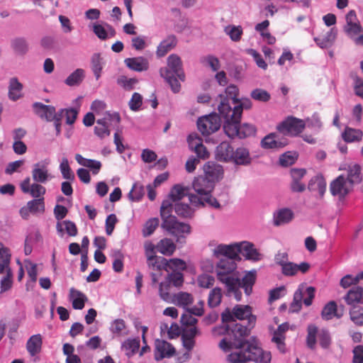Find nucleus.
Instances as JSON below:
<instances>
[{
	"label": "nucleus",
	"instance_id": "dca6fc26",
	"mask_svg": "<svg viewBox=\"0 0 363 363\" xmlns=\"http://www.w3.org/2000/svg\"><path fill=\"white\" fill-rule=\"evenodd\" d=\"M204 178L214 185L216 182L219 181L223 175V167L215 162H208L203 166Z\"/></svg>",
	"mask_w": 363,
	"mask_h": 363
},
{
	"label": "nucleus",
	"instance_id": "7ed1b4c3",
	"mask_svg": "<svg viewBox=\"0 0 363 363\" xmlns=\"http://www.w3.org/2000/svg\"><path fill=\"white\" fill-rule=\"evenodd\" d=\"M318 340L320 346L323 349H328L332 344V337L325 328L318 329V328L310 324L307 327L306 345L308 348L314 350L316 346V340Z\"/></svg>",
	"mask_w": 363,
	"mask_h": 363
},
{
	"label": "nucleus",
	"instance_id": "774afa93",
	"mask_svg": "<svg viewBox=\"0 0 363 363\" xmlns=\"http://www.w3.org/2000/svg\"><path fill=\"white\" fill-rule=\"evenodd\" d=\"M350 318L354 324L363 325V308L353 307L350 310Z\"/></svg>",
	"mask_w": 363,
	"mask_h": 363
},
{
	"label": "nucleus",
	"instance_id": "7c9ffc66",
	"mask_svg": "<svg viewBox=\"0 0 363 363\" xmlns=\"http://www.w3.org/2000/svg\"><path fill=\"white\" fill-rule=\"evenodd\" d=\"M310 268V265L307 262H301L299 264L289 262L281 268V272L285 276H294L298 272L306 273Z\"/></svg>",
	"mask_w": 363,
	"mask_h": 363
},
{
	"label": "nucleus",
	"instance_id": "09e8293b",
	"mask_svg": "<svg viewBox=\"0 0 363 363\" xmlns=\"http://www.w3.org/2000/svg\"><path fill=\"white\" fill-rule=\"evenodd\" d=\"M62 226H64L65 231L69 236H76L77 235V228L72 221L67 220L62 222H58L56 225L58 233H62Z\"/></svg>",
	"mask_w": 363,
	"mask_h": 363
},
{
	"label": "nucleus",
	"instance_id": "49530a36",
	"mask_svg": "<svg viewBox=\"0 0 363 363\" xmlns=\"http://www.w3.org/2000/svg\"><path fill=\"white\" fill-rule=\"evenodd\" d=\"M140 348V340L138 339H128L122 344V349L128 357L134 355Z\"/></svg>",
	"mask_w": 363,
	"mask_h": 363
},
{
	"label": "nucleus",
	"instance_id": "412c9836",
	"mask_svg": "<svg viewBox=\"0 0 363 363\" xmlns=\"http://www.w3.org/2000/svg\"><path fill=\"white\" fill-rule=\"evenodd\" d=\"M33 108L41 118H45L48 121H52L57 117V113H56L55 107L52 106L36 102L33 104Z\"/></svg>",
	"mask_w": 363,
	"mask_h": 363
},
{
	"label": "nucleus",
	"instance_id": "338daca9",
	"mask_svg": "<svg viewBox=\"0 0 363 363\" xmlns=\"http://www.w3.org/2000/svg\"><path fill=\"white\" fill-rule=\"evenodd\" d=\"M129 108L133 111H138L143 106V96L138 92L133 93L130 100L128 102Z\"/></svg>",
	"mask_w": 363,
	"mask_h": 363
},
{
	"label": "nucleus",
	"instance_id": "ea45409f",
	"mask_svg": "<svg viewBox=\"0 0 363 363\" xmlns=\"http://www.w3.org/2000/svg\"><path fill=\"white\" fill-rule=\"evenodd\" d=\"M10 261V250L0 242V274L4 273L5 271L11 270L9 267Z\"/></svg>",
	"mask_w": 363,
	"mask_h": 363
},
{
	"label": "nucleus",
	"instance_id": "f3484780",
	"mask_svg": "<svg viewBox=\"0 0 363 363\" xmlns=\"http://www.w3.org/2000/svg\"><path fill=\"white\" fill-rule=\"evenodd\" d=\"M144 248L148 266L152 267L153 269L160 270L161 269L160 259L162 257L156 256V245L151 242H146Z\"/></svg>",
	"mask_w": 363,
	"mask_h": 363
},
{
	"label": "nucleus",
	"instance_id": "bf43d9fd",
	"mask_svg": "<svg viewBox=\"0 0 363 363\" xmlns=\"http://www.w3.org/2000/svg\"><path fill=\"white\" fill-rule=\"evenodd\" d=\"M363 279V272L359 273L355 277L347 274L343 277L340 280V286L343 288H347L352 284H356L360 280Z\"/></svg>",
	"mask_w": 363,
	"mask_h": 363
},
{
	"label": "nucleus",
	"instance_id": "473e14b6",
	"mask_svg": "<svg viewBox=\"0 0 363 363\" xmlns=\"http://www.w3.org/2000/svg\"><path fill=\"white\" fill-rule=\"evenodd\" d=\"M69 300L72 302L73 308L82 310L84 307V303L87 301L88 298L80 291L72 288L69 290Z\"/></svg>",
	"mask_w": 363,
	"mask_h": 363
},
{
	"label": "nucleus",
	"instance_id": "69168bd1",
	"mask_svg": "<svg viewBox=\"0 0 363 363\" xmlns=\"http://www.w3.org/2000/svg\"><path fill=\"white\" fill-rule=\"evenodd\" d=\"M94 132L99 138H103L110 135V130L106 123L104 119H99L96 121V125L94 128Z\"/></svg>",
	"mask_w": 363,
	"mask_h": 363
},
{
	"label": "nucleus",
	"instance_id": "603ef678",
	"mask_svg": "<svg viewBox=\"0 0 363 363\" xmlns=\"http://www.w3.org/2000/svg\"><path fill=\"white\" fill-rule=\"evenodd\" d=\"M103 59L99 53H95L91 57V69L96 77L99 79L103 69Z\"/></svg>",
	"mask_w": 363,
	"mask_h": 363
},
{
	"label": "nucleus",
	"instance_id": "393cba45",
	"mask_svg": "<svg viewBox=\"0 0 363 363\" xmlns=\"http://www.w3.org/2000/svg\"><path fill=\"white\" fill-rule=\"evenodd\" d=\"M233 148L228 142H223L216 149V158L220 162H230Z\"/></svg>",
	"mask_w": 363,
	"mask_h": 363
},
{
	"label": "nucleus",
	"instance_id": "f8f14e48",
	"mask_svg": "<svg viewBox=\"0 0 363 363\" xmlns=\"http://www.w3.org/2000/svg\"><path fill=\"white\" fill-rule=\"evenodd\" d=\"M197 126L203 135H208L220 128V118L216 113L202 116L199 118Z\"/></svg>",
	"mask_w": 363,
	"mask_h": 363
},
{
	"label": "nucleus",
	"instance_id": "a878e982",
	"mask_svg": "<svg viewBox=\"0 0 363 363\" xmlns=\"http://www.w3.org/2000/svg\"><path fill=\"white\" fill-rule=\"evenodd\" d=\"M177 43L175 35H170L161 41L157 48L156 55L159 57H164L168 52L172 50Z\"/></svg>",
	"mask_w": 363,
	"mask_h": 363
},
{
	"label": "nucleus",
	"instance_id": "9b49d317",
	"mask_svg": "<svg viewBox=\"0 0 363 363\" xmlns=\"http://www.w3.org/2000/svg\"><path fill=\"white\" fill-rule=\"evenodd\" d=\"M353 190V186L347 180L345 174H340L330 184V191L334 196L342 201Z\"/></svg>",
	"mask_w": 363,
	"mask_h": 363
},
{
	"label": "nucleus",
	"instance_id": "864d4df0",
	"mask_svg": "<svg viewBox=\"0 0 363 363\" xmlns=\"http://www.w3.org/2000/svg\"><path fill=\"white\" fill-rule=\"evenodd\" d=\"M59 168L64 179L67 180L74 179V174L69 167L67 158L63 157L62 159Z\"/></svg>",
	"mask_w": 363,
	"mask_h": 363
},
{
	"label": "nucleus",
	"instance_id": "b1692460",
	"mask_svg": "<svg viewBox=\"0 0 363 363\" xmlns=\"http://www.w3.org/2000/svg\"><path fill=\"white\" fill-rule=\"evenodd\" d=\"M286 145V140H280L275 133L266 135L261 141V145L264 149H279Z\"/></svg>",
	"mask_w": 363,
	"mask_h": 363
},
{
	"label": "nucleus",
	"instance_id": "f704fd0d",
	"mask_svg": "<svg viewBox=\"0 0 363 363\" xmlns=\"http://www.w3.org/2000/svg\"><path fill=\"white\" fill-rule=\"evenodd\" d=\"M23 84L16 77H12L9 81V98L11 101H17L22 97Z\"/></svg>",
	"mask_w": 363,
	"mask_h": 363
},
{
	"label": "nucleus",
	"instance_id": "4be33fe9",
	"mask_svg": "<svg viewBox=\"0 0 363 363\" xmlns=\"http://www.w3.org/2000/svg\"><path fill=\"white\" fill-rule=\"evenodd\" d=\"M161 268H164L167 272L172 271L174 272H182L186 269V262L178 258L170 259L167 260L165 258L160 259Z\"/></svg>",
	"mask_w": 363,
	"mask_h": 363
},
{
	"label": "nucleus",
	"instance_id": "79ce46f5",
	"mask_svg": "<svg viewBox=\"0 0 363 363\" xmlns=\"http://www.w3.org/2000/svg\"><path fill=\"white\" fill-rule=\"evenodd\" d=\"M341 315L337 313V304L333 301L328 303L321 312V316L325 320H331L334 317L340 318Z\"/></svg>",
	"mask_w": 363,
	"mask_h": 363
},
{
	"label": "nucleus",
	"instance_id": "5701e85b",
	"mask_svg": "<svg viewBox=\"0 0 363 363\" xmlns=\"http://www.w3.org/2000/svg\"><path fill=\"white\" fill-rule=\"evenodd\" d=\"M231 162L237 165L246 166L251 163L252 158L248 149L240 147L233 150Z\"/></svg>",
	"mask_w": 363,
	"mask_h": 363
},
{
	"label": "nucleus",
	"instance_id": "c03bdc74",
	"mask_svg": "<svg viewBox=\"0 0 363 363\" xmlns=\"http://www.w3.org/2000/svg\"><path fill=\"white\" fill-rule=\"evenodd\" d=\"M175 213L182 218H191L194 210L188 204L183 202H177L174 205Z\"/></svg>",
	"mask_w": 363,
	"mask_h": 363
},
{
	"label": "nucleus",
	"instance_id": "20e7f679",
	"mask_svg": "<svg viewBox=\"0 0 363 363\" xmlns=\"http://www.w3.org/2000/svg\"><path fill=\"white\" fill-rule=\"evenodd\" d=\"M223 323H236V320H247L248 327H252L255 323L256 317L252 314V308L249 306L236 305L231 311L226 308L221 314Z\"/></svg>",
	"mask_w": 363,
	"mask_h": 363
},
{
	"label": "nucleus",
	"instance_id": "c85d7f7f",
	"mask_svg": "<svg viewBox=\"0 0 363 363\" xmlns=\"http://www.w3.org/2000/svg\"><path fill=\"white\" fill-rule=\"evenodd\" d=\"M43 338L41 335H33L30 337L26 342V350L31 357H34L41 352Z\"/></svg>",
	"mask_w": 363,
	"mask_h": 363
},
{
	"label": "nucleus",
	"instance_id": "6e6552de",
	"mask_svg": "<svg viewBox=\"0 0 363 363\" xmlns=\"http://www.w3.org/2000/svg\"><path fill=\"white\" fill-rule=\"evenodd\" d=\"M237 264L233 259H221L216 265V274L218 279L225 285L235 286L236 277L235 271Z\"/></svg>",
	"mask_w": 363,
	"mask_h": 363
},
{
	"label": "nucleus",
	"instance_id": "0e129e2a",
	"mask_svg": "<svg viewBox=\"0 0 363 363\" xmlns=\"http://www.w3.org/2000/svg\"><path fill=\"white\" fill-rule=\"evenodd\" d=\"M11 46L13 50L20 55L25 54L28 50V44L24 38H18L12 40Z\"/></svg>",
	"mask_w": 363,
	"mask_h": 363
},
{
	"label": "nucleus",
	"instance_id": "37998d69",
	"mask_svg": "<svg viewBox=\"0 0 363 363\" xmlns=\"http://www.w3.org/2000/svg\"><path fill=\"white\" fill-rule=\"evenodd\" d=\"M173 286L171 284L165 279V280L160 284L159 294L162 300L167 303H171L172 301L173 295L172 294V289Z\"/></svg>",
	"mask_w": 363,
	"mask_h": 363
},
{
	"label": "nucleus",
	"instance_id": "0eeeda50",
	"mask_svg": "<svg viewBox=\"0 0 363 363\" xmlns=\"http://www.w3.org/2000/svg\"><path fill=\"white\" fill-rule=\"evenodd\" d=\"M251 107V101L246 99L241 102L237 100L233 105L223 103L220 106H218V110L220 118L223 120H232V118L238 120L241 119L243 108L249 109Z\"/></svg>",
	"mask_w": 363,
	"mask_h": 363
},
{
	"label": "nucleus",
	"instance_id": "4c0bfd02",
	"mask_svg": "<svg viewBox=\"0 0 363 363\" xmlns=\"http://www.w3.org/2000/svg\"><path fill=\"white\" fill-rule=\"evenodd\" d=\"M363 133L359 129L346 127L342 133V139L347 143H354L361 141Z\"/></svg>",
	"mask_w": 363,
	"mask_h": 363
},
{
	"label": "nucleus",
	"instance_id": "8fccbe9b",
	"mask_svg": "<svg viewBox=\"0 0 363 363\" xmlns=\"http://www.w3.org/2000/svg\"><path fill=\"white\" fill-rule=\"evenodd\" d=\"M84 77V71L82 69H77L65 79V84L72 86L79 84Z\"/></svg>",
	"mask_w": 363,
	"mask_h": 363
},
{
	"label": "nucleus",
	"instance_id": "cd10ccee",
	"mask_svg": "<svg viewBox=\"0 0 363 363\" xmlns=\"http://www.w3.org/2000/svg\"><path fill=\"white\" fill-rule=\"evenodd\" d=\"M345 169L347 170L346 179L353 186L361 182L362 179L361 167L358 164L351 163Z\"/></svg>",
	"mask_w": 363,
	"mask_h": 363
},
{
	"label": "nucleus",
	"instance_id": "72a5a7b5",
	"mask_svg": "<svg viewBox=\"0 0 363 363\" xmlns=\"http://www.w3.org/2000/svg\"><path fill=\"white\" fill-rule=\"evenodd\" d=\"M294 218L293 211L288 208H284L278 210L274 213V224L275 225H281L289 223Z\"/></svg>",
	"mask_w": 363,
	"mask_h": 363
},
{
	"label": "nucleus",
	"instance_id": "f03ea898",
	"mask_svg": "<svg viewBox=\"0 0 363 363\" xmlns=\"http://www.w3.org/2000/svg\"><path fill=\"white\" fill-rule=\"evenodd\" d=\"M167 66L160 69V76L169 84L174 93H178L181 89L179 79L185 80L181 58L176 54L170 55L167 60Z\"/></svg>",
	"mask_w": 363,
	"mask_h": 363
},
{
	"label": "nucleus",
	"instance_id": "2eb2a0df",
	"mask_svg": "<svg viewBox=\"0 0 363 363\" xmlns=\"http://www.w3.org/2000/svg\"><path fill=\"white\" fill-rule=\"evenodd\" d=\"M155 348V359L160 361L165 357H171L175 353L174 347L164 340H156Z\"/></svg>",
	"mask_w": 363,
	"mask_h": 363
},
{
	"label": "nucleus",
	"instance_id": "13d9d810",
	"mask_svg": "<svg viewBox=\"0 0 363 363\" xmlns=\"http://www.w3.org/2000/svg\"><path fill=\"white\" fill-rule=\"evenodd\" d=\"M166 279L175 288H179L184 283V276L181 272L169 273Z\"/></svg>",
	"mask_w": 363,
	"mask_h": 363
},
{
	"label": "nucleus",
	"instance_id": "5fc2aeb1",
	"mask_svg": "<svg viewBox=\"0 0 363 363\" xmlns=\"http://www.w3.org/2000/svg\"><path fill=\"white\" fill-rule=\"evenodd\" d=\"M222 298V292L220 288H214L212 289L208 295V304L210 307L213 308L218 306Z\"/></svg>",
	"mask_w": 363,
	"mask_h": 363
},
{
	"label": "nucleus",
	"instance_id": "3c124183",
	"mask_svg": "<svg viewBox=\"0 0 363 363\" xmlns=\"http://www.w3.org/2000/svg\"><path fill=\"white\" fill-rule=\"evenodd\" d=\"M186 195V189L182 186V185L177 184L174 185L171 189V191L169 193V198L172 201L177 203L180 202L179 201Z\"/></svg>",
	"mask_w": 363,
	"mask_h": 363
},
{
	"label": "nucleus",
	"instance_id": "58836bf2",
	"mask_svg": "<svg viewBox=\"0 0 363 363\" xmlns=\"http://www.w3.org/2000/svg\"><path fill=\"white\" fill-rule=\"evenodd\" d=\"M75 159L80 165L91 169L94 174H98L101 167V163L99 161L84 158L79 154L75 155Z\"/></svg>",
	"mask_w": 363,
	"mask_h": 363
},
{
	"label": "nucleus",
	"instance_id": "f257e3e1",
	"mask_svg": "<svg viewBox=\"0 0 363 363\" xmlns=\"http://www.w3.org/2000/svg\"><path fill=\"white\" fill-rule=\"evenodd\" d=\"M212 329V335L214 337L224 335L219 342V347L224 352H228L232 349L235 351L231 352L228 359L233 363L246 362L254 361L259 363H269L272 359L269 352L264 351L257 342L244 341V337L247 335L248 330L246 326L238 323H225Z\"/></svg>",
	"mask_w": 363,
	"mask_h": 363
},
{
	"label": "nucleus",
	"instance_id": "4468645a",
	"mask_svg": "<svg viewBox=\"0 0 363 363\" xmlns=\"http://www.w3.org/2000/svg\"><path fill=\"white\" fill-rule=\"evenodd\" d=\"M213 255L217 258L224 256L225 259H234L239 255L238 244L235 242L230 245H218L213 249Z\"/></svg>",
	"mask_w": 363,
	"mask_h": 363
},
{
	"label": "nucleus",
	"instance_id": "aec40b11",
	"mask_svg": "<svg viewBox=\"0 0 363 363\" xmlns=\"http://www.w3.org/2000/svg\"><path fill=\"white\" fill-rule=\"evenodd\" d=\"M193 188L200 196H202L211 194L214 189V185L208 181L206 178L200 176L194 180Z\"/></svg>",
	"mask_w": 363,
	"mask_h": 363
},
{
	"label": "nucleus",
	"instance_id": "2f4dec72",
	"mask_svg": "<svg viewBox=\"0 0 363 363\" xmlns=\"http://www.w3.org/2000/svg\"><path fill=\"white\" fill-rule=\"evenodd\" d=\"M346 303L356 307L357 303H363V289L359 286H355L351 289L345 296Z\"/></svg>",
	"mask_w": 363,
	"mask_h": 363
},
{
	"label": "nucleus",
	"instance_id": "39448f33",
	"mask_svg": "<svg viewBox=\"0 0 363 363\" xmlns=\"http://www.w3.org/2000/svg\"><path fill=\"white\" fill-rule=\"evenodd\" d=\"M223 121V130L229 138H245L254 135L256 133V128L253 125L249 123L240 125V119L232 118V120Z\"/></svg>",
	"mask_w": 363,
	"mask_h": 363
},
{
	"label": "nucleus",
	"instance_id": "e2e57ef3",
	"mask_svg": "<svg viewBox=\"0 0 363 363\" xmlns=\"http://www.w3.org/2000/svg\"><path fill=\"white\" fill-rule=\"evenodd\" d=\"M46 193V189L42 184L34 182L31 184V188L29 189L28 194H30L34 199L44 198Z\"/></svg>",
	"mask_w": 363,
	"mask_h": 363
},
{
	"label": "nucleus",
	"instance_id": "1a4fd4ad",
	"mask_svg": "<svg viewBox=\"0 0 363 363\" xmlns=\"http://www.w3.org/2000/svg\"><path fill=\"white\" fill-rule=\"evenodd\" d=\"M162 226L170 234L177 237V242H184L186 235L191 232V227L189 224L179 222L175 216L169 217L162 222Z\"/></svg>",
	"mask_w": 363,
	"mask_h": 363
},
{
	"label": "nucleus",
	"instance_id": "c9c22d12",
	"mask_svg": "<svg viewBox=\"0 0 363 363\" xmlns=\"http://www.w3.org/2000/svg\"><path fill=\"white\" fill-rule=\"evenodd\" d=\"M337 36V30L331 28L323 38H314V41L322 49L328 48L333 44Z\"/></svg>",
	"mask_w": 363,
	"mask_h": 363
},
{
	"label": "nucleus",
	"instance_id": "680f3d73",
	"mask_svg": "<svg viewBox=\"0 0 363 363\" xmlns=\"http://www.w3.org/2000/svg\"><path fill=\"white\" fill-rule=\"evenodd\" d=\"M136 78H128L126 76H121L117 79V84L125 90H132L138 84Z\"/></svg>",
	"mask_w": 363,
	"mask_h": 363
},
{
	"label": "nucleus",
	"instance_id": "a18cd8bd",
	"mask_svg": "<svg viewBox=\"0 0 363 363\" xmlns=\"http://www.w3.org/2000/svg\"><path fill=\"white\" fill-rule=\"evenodd\" d=\"M303 298V286H300L298 289L295 291L293 301L289 307V311L291 313H297L301 310Z\"/></svg>",
	"mask_w": 363,
	"mask_h": 363
},
{
	"label": "nucleus",
	"instance_id": "a19ab883",
	"mask_svg": "<svg viewBox=\"0 0 363 363\" xmlns=\"http://www.w3.org/2000/svg\"><path fill=\"white\" fill-rule=\"evenodd\" d=\"M193 300L191 294L181 291L173 295L171 303H174L183 308H186L193 303Z\"/></svg>",
	"mask_w": 363,
	"mask_h": 363
},
{
	"label": "nucleus",
	"instance_id": "ddd939ff",
	"mask_svg": "<svg viewBox=\"0 0 363 363\" xmlns=\"http://www.w3.org/2000/svg\"><path fill=\"white\" fill-rule=\"evenodd\" d=\"M49 160L40 161L33 164L32 169V177L35 182L45 184L52 179L49 172Z\"/></svg>",
	"mask_w": 363,
	"mask_h": 363
},
{
	"label": "nucleus",
	"instance_id": "4d7b16f0",
	"mask_svg": "<svg viewBox=\"0 0 363 363\" xmlns=\"http://www.w3.org/2000/svg\"><path fill=\"white\" fill-rule=\"evenodd\" d=\"M159 225V219L152 218L146 221L143 228V235L147 237L151 235Z\"/></svg>",
	"mask_w": 363,
	"mask_h": 363
},
{
	"label": "nucleus",
	"instance_id": "423d86ee",
	"mask_svg": "<svg viewBox=\"0 0 363 363\" xmlns=\"http://www.w3.org/2000/svg\"><path fill=\"white\" fill-rule=\"evenodd\" d=\"M256 280V272L250 271L247 272L244 277L240 281L239 279H236L235 286L225 285L228 291V296H233L236 301H240L242 298V293L240 289H244L245 293L247 296H249L252 292V286H254Z\"/></svg>",
	"mask_w": 363,
	"mask_h": 363
},
{
	"label": "nucleus",
	"instance_id": "6e6d98bb",
	"mask_svg": "<svg viewBox=\"0 0 363 363\" xmlns=\"http://www.w3.org/2000/svg\"><path fill=\"white\" fill-rule=\"evenodd\" d=\"M225 32L233 41L238 42L242 35V28L240 26H228L225 28Z\"/></svg>",
	"mask_w": 363,
	"mask_h": 363
},
{
	"label": "nucleus",
	"instance_id": "052dcab7",
	"mask_svg": "<svg viewBox=\"0 0 363 363\" xmlns=\"http://www.w3.org/2000/svg\"><path fill=\"white\" fill-rule=\"evenodd\" d=\"M144 189L143 186L135 183L128 194V197L131 201H139L143 196Z\"/></svg>",
	"mask_w": 363,
	"mask_h": 363
},
{
	"label": "nucleus",
	"instance_id": "e433bc0d",
	"mask_svg": "<svg viewBox=\"0 0 363 363\" xmlns=\"http://www.w3.org/2000/svg\"><path fill=\"white\" fill-rule=\"evenodd\" d=\"M157 251L164 255H172L176 249V245L171 239H162L156 245Z\"/></svg>",
	"mask_w": 363,
	"mask_h": 363
},
{
	"label": "nucleus",
	"instance_id": "6ab92c4d",
	"mask_svg": "<svg viewBox=\"0 0 363 363\" xmlns=\"http://www.w3.org/2000/svg\"><path fill=\"white\" fill-rule=\"evenodd\" d=\"M125 65L135 72H144L149 69L148 60L144 57H128L124 60Z\"/></svg>",
	"mask_w": 363,
	"mask_h": 363
},
{
	"label": "nucleus",
	"instance_id": "bb28decb",
	"mask_svg": "<svg viewBox=\"0 0 363 363\" xmlns=\"http://www.w3.org/2000/svg\"><path fill=\"white\" fill-rule=\"evenodd\" d=\"M93 32L99 39L103 40L116 35L115 29L107 23L105 25L94 23L93 25Z\"/></svg>",
	"mask_w": 363,
	"mask_h": 363
},
{
	"label": "nucleus",
	"instance_id": "c756f323",
	"mask_svg": "<svg viewBox=\"0 0 363 363\" xmlns=\"http://www.w3.org/2000/svg\"><path fill=\"white\" fill-rule=\"evenodd\" d=\"M238 88L234 84H230L225 88V92L219 95L220 100L218 106H220L223 103L230 104L233 105L238 99Z\"/></svg>",
	"mask_w": 363,
	"mask_h": 363
},
{
	"label": "nucleus",
	"instance_id": "9d476101",
	"mask_svg": "<svg viewBox=\"0 0 363 363\" xmlns=\"http://www.w3.org/2000/svg\"><path fill=\"white\" fill-rule=\"evenodd\" d=\"M306 126V123L303 120L289 116L278 125L277 129L284 135L297 136L302 133Z\"/></svg>",
	"mask_w": 363,
	"mask_h": 363
},
{
	"label": "nucleus",
	"instance_id": "a211bd4d",
	"mask_svg": "<svg viewBox=\"0 0 363 363\" xmlns=\"http://www.w3.org/2000/svg\"><path fill=\"white\" fill-rule=\"evenodd\" d=\"M239 254H241L247 259L258 261L261 259V255L255 248L254 245L247 241L238 242Z\"/></svg>",
	"mask_w": 363,
	"mask_h": 363
},
{
	"label": "nucleus",
	"instance_id": "de8ad7c7",
	"mask_svg": "<svg viewBox=\"0 0 363 363\" xmlns=\"http://www.w3.org/2000/svg\"><path fill=\"white\" fill-rule=\"evenodd\" d=\"M28 208L33 215L43 214L45 211L44 198L33 199L27 203Z\"/></svg>",
	"mask_w": 363,
	"mask_h": 363
}]
</instances>
